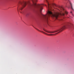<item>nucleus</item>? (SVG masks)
I'll return each mask as SVG.
<instances>
[{
	"label": "nucleus",
	"mask_w": 74,
	"mask_h": 74,
	"mask_svg": "<svg viewBox=\"0 0 74 74\" xmlns=\"http://www.w3.org/2000/svg\"><path fill=\"white\" fill-rule=\"evenodd\" d=\"M55 33V32H50V33Z\"/></svg>",
	"instance_id": "obj_7"
},
{
	"label": "nucleus",
	"mask_w": 74,
	"mask_h": 74,
	"mask_svg": "<svg viewBox=\"0 0 74 74\" xmlns=\"http://www.w3.org/2000/svg\"><path fill=\"white\" fill-rule=\"evenodd\" d=\"M54 33H56V32H58V31H57L56 30V31H54Z\"/></svg>",
	"instance_id": "obj_10"
},
{
	"label": "nucleus",
	"mask_w": 74,
	"mask_h": 74,
	"mask_svg": "<svg viewBox=\"0 0 74 74\" xmlns=\"http://www.w3.org/2000/svg\"><path fill=\"white\" fill-rule=\"evenodd\" d=\"M46 32H47V33H50V32L48 31H45Z\"/></svg>",
	"instance_id": "obj_9"
},
{
	"label": "nucleus",
	"mask_w": 74,
	"mask_h": 74,
	"mask_svg": "<svg viewBox=\"0 0 74 74\" xmlns=\"http://www.w3.org/2000/svg\"><path fill=\"white\" fill-rule=\"evenodd\" d=\"M70 5H71V8H72V9L73 10V7L72 6V4L71 3H70Z\"/></svg>",
	"instance_id": "obj_5"
},
{
	"label": "nucleus",
	"mask_w": 74,
	"mask_h": 74,
	"mask_svg": "<svg viewBox=\"0 0 74 74\" xmlns=\"http://www.w3.org/2000/svg\"><path fill=\"white\" fill-rule=\"evenodd\" d=\"M28 15H29V14L27 13L26 14H25V16H28Z\"/></svg>",
	"instance_id": "obj_8"
},
{
	"label": "nucleus",
	"mask_w": 74,
	"mask_h": 74,
	"mask_svg": "<svg viewBox=\"0 0 74 74\" xmlns=\"http://www.w3.org/2000/svg\"><path fill=\"white\" fill-rule=\"evenodd\" d=\"M21 13H22V12H20Z\"/></svg>",
	"instance_id": "obj_11"
},
{
	"label": "nucleus",
	"mask_w": 74,
	"mask_h": 74,
	"mask_svg": "<svg viewBox=\"0 0 74 74\" xmlns=\"http://www.w3.org/2000/svg\"><path fill=\"white\" fill-rule=\"evenodd\" d=\"M32 2H33V5L38 9V11L40 13L42 12V10H43V8H42V5H37L36 3L37 1V0H32Z\"/></svg>",
	"instance_id": "obj_3"
},
{
	"label": "nucleus",
	"mask_w": 74,
	"mask_h": 74,
	"mask_svg": "<svg viewBox=\"0 0 74 74\" xmlns=\"http://www.w3.org/2000/svg\"><path fill=\"white\" fill-rule=\"evenodd\" d=\"M68 27H69L70 28L73 27V24H72V23H70L68 24V25H66L63 26V27H61V28H60L59 29H58L57 30H56V31H57L58 32V31H59L60 30H62L60 31H59V32H58L55 34H46V33L44 32L43 31H40V30H39V29H38L37 28H35V29H36V30L38 31H39L40 32L44 33L46 35H53L57 34H58L59 33L62 32V30H63L64 29H65V28H67Z\"/></svg>",
	"instance_id": "obj_2"
},
{
	"label": "nucleus",
	"mask_w": 74,
	"mask_h": 74,
	"mask_svg": "<svg viewBox=\"0 0 74 74\" xmlns=\"http://www.w3.org/2000/svg\"><path fill=\"white\" fill-rule=\"evenodd\" d=\"M46 1V3L47 4L48 8V12H47V14L46 15H42L43 18L44 19H49L50 16H51L52 18H54V19H58L59 17V15L64 16L65 13L66 14H68V13L66 11H64V13H59L57 12H55L53 14L52 12L49 10L50 9V7H51V5L49 3V2L47 0H45Z\"/></svg>",
	"instance_id": "obj_1"
},
{
	"label": "nucleus",
	"mask_w": 74,
	"mask_h": 74,
	"mask_svg": "<svg viewBox=\"0 0 74 74\" xmlns=\"http://www.w3.org/2000/svg\"><path fill=\"white\" fill-rule=\"evenodd\" d=\"M60 9H62V10H63V11L64 10V8H60Z\"/></svg>",
	"instance_id": "obj_6"
},
{
	"label": "nucleus",
	"mask_w": 74,
	"mask_h": 74,
	"mask_svg": "<svg viewBox=\"0 0 74 74\" xmlns=\"http://www.w3.org/2000/svg\"><path fill=\"white\" fill-rule=\"evenodd\" d=\"M19 4H21L22 6V7L21 8H19V10H18V11H19L20 10H23V8L26 6V2L25 1H23L22 2H19Z\"/></svg>",
	"instance_id": "obj_4"
},
{
	"label": "nucleus",
	"mask_w": 74,
	"mask_h": 74,
	"mask_svg": "<svg viewBox=\"0 0 74 74\" xmlns=\"http://www.w3.org/2000/svg\"><path fill=\"white\" fill-rule=\"evenodd\" d=\"M71 12V13H72V12Z\"/></svg>",
	"instance_id": "obj_12"
},
{
	"label": "nucleus",
	"mask_w": 74,
	"mask_h": 74,
	"mask_svg": "<svg viewBox=\"0 0 74 74\" xmlns=\"http://www.w3.org/2000/svg\"><path fill=\"white\" fill-rule=\"evenodd\" d=\"M68 1H69V0H68Z\"/></svg>",
	"instance_id": "obj_14"
},
{
	"label": "nucleus",
	"mask_w": 74,
	"mask_h": 74,
	"mask_svg": "<svg viewBox=\"0 0 74 74\" xmlns=\"http://www.w3.org/2000/svg\"><path fill=\"white\" fill-rule=\"evenodd\" d=\"M45 6H47V5H45Z\"/></svg>",
	"instance_id": "obj_13"
}]
</instances>
